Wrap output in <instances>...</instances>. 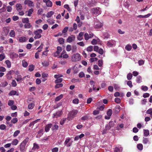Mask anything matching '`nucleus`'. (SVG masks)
I'll list each match as a JSON object with an SVG mask.
<instances>
[{"label": "nucleus", "mask_w": 152, "mask_h": 152, "mask_svg": "<svg viewBox=\"0 0 152 152\" xmlns=\"http://www.w3.org/2000/svg\"><path fill=\"white\" fill-rule=\"evenodd\" d=\"M29 139V138H26L20 144V149L22 152H24L26 151V145Z\"/></svg>", "instance_id": "nucleus-1"}, {"label": "nucleus", "mask_w": 152, "mask_h": 152, "mask_svg": "<svg viewBox=\"0 0 152 152\" xmlns=\"http://www.w3.org/2000/svg\"><path fill=\"white\" fill-rule=\"evenodd\" d=\"M42 32V30L41 29H37V30L34 31V33L35 35L34 37V38L35 39H39L41 38L42 35L41 34Z\"/></svg>", "instance_id": "nucleus-2"}, {"label": "nucleus", "mask_w": 152, "mask_h": 152, "mask_svg": "<svg viewBox=\"0 0 152 152\" xmlns=\"http://www.w3.org/2000/svg\"><path fill=\"white\" fill-rule=\"evenodd\" d=\"M81 59V56L78 53L73 55L71 57L72 61L74 62L79 61Z\"/></svg>", "instance_id": "nucleus-3"}, {"label": "nucleus", "mask_w": 152, "mask_h": 152, "mask_svg": "<svg viewBox=\"0 0 152 152\" xmlns=\"http://www.w3.org/2000/svg\"><path fill=\"white\" fill-rule=\"evenodd\" d=\"M91 11L93 14L99 15L101 13V10L100 8H94L91 9Z\"/></svg>", "instance_id": "nucleus-4"}, {"label": "nucleus", "mask_w": 152, "mask_h": 152, "mask_svg": "<svg viewBox=\"0 0 152 152\" xmlns=\"http://www.w3.org/2000/svg\"><path fill=\"white\" fill-rule=\"evenodd\" d=\"M70 140V138L68 137L66 138L64 143V145L67 147H69L70 146L73 142V141H71V142H69Z\"/></svg>", "instance_id": "nucleus-5"}, {"label": "nucleus", "mask_w": 152, "mask_h": 152, "mask_svg": "<svg viewBox=\"0 0 152 152\" xmlns=\"http://www.w3.org/2000/svg\"><path fill=\"white\" fill-rule=\"evenodd\" d=\"M62 111H58L56 113H54L53 115V118H57L60 116L62 114Z\"/></svg>", "instance_id": "nucleus-6"}, {"label": "nucleus", "mask_w": 152, "mask_h": 152, "mask_svg": "<svg viewBox=\"0 0 152 152\" xmlns=\"http://www.w3.org/2000/svg\"><path fill=\"white\" fill-rule=\"evenodd\" d=\"M115 41L111 40L107 42V45L109 47H113L115 46Z\"/></svg>", "instance_id": "nucleus-7"}, {"label": "nucleus", "mask_w": 152, "mask_h": 152, "mask_svg": "<svg viewBox=\"0 0 152 152\" xmlns=\"http://www.w3.org/2000/svg\"><path fill=\"white\" fill-rule=\"evenodd\" d=\"M75 37L73 35H71L70 36H69L67 39V42H68L70 43L72 41L75 40Z\"/></svg>", "instance_id": "nucleus-8"}, {"label": "nucleus", "mask_w": 152, "mask_h": 152, "mask_svg": "<svg viewBox=\"0 0 152 152\" xmlns=\"http://www.w3.org/2000/svg\"><path fill=\"white\" fill-rule=\"evenodd\" d=\"M24 3L25 4H28L29 7H33L34 6L33 2L30 0H26L24 1Z\"/></svg>", "instance_id": "nucleus-9"}, {"label": "nucleus", "mask_w": 152, "mask_h": 152, "mask_svg": "<svg viewBox=\"0 0 152 152\" xmlns=\"http://www.w3.org/2000/svg\"><path fill=\"white\" fill-rule=\"evenodd\" d=\"M102 26L103 24L99 22H96L94 23V27L95 28H100Z\"/></svg>", "instance_id": "nucleus-10"}, {"label": "nucleus", "mask_w": 152, "mask_h": 152, "mask_svg": "<svg viewBox=\"0 0 152 152\" xmlns=\"http://www.w3.org/2000/svg\"><path fill=\"white\" fill-rule=\"evenodd\" d=\"M52 126V124H49L46 125L45 127V131L46 132H48L49 131L50 128Z\"/></svg>", "instance_id": "nucleus-11"}, {"label": "nucleus", "mask_w": 152, "mask_h": 152, "mask_svg": "<svg viewBox=\"0 0 152 152\" xmlns=\"http://www.w3.org/2000/svg\"><path fill=\"white\" fill-rule=\"evenodd\" d=\"M77 113V110H74L72 111L70 113V115L71 117L73 118L74 117L75 115H76Z\"/></svg>", "instance_id": "nucleus-12"}, {"label": "nucleus", "mask_w": 152, "mask_h": 152, "mask_svg": "<svg viewBox=\"0 0 152 152\" xmlns=\"http://www.w3.org/2000/svg\"><path fill=\"white\" fill-rule=\"evenodd\" d=\"M122 147H116L114 149V152H122Z\"/></svg>", "instance_id": "nucleus-13"}, {"label": "nucleus", "mask_w": 152, "mask_h": 152, "mask_svg": "<svg viewBox=\"0 0 152 152\" xmlns=\"http://www.w3.org/2000/svg\"><path fill=\"white\" fill-rule=\"evenodd\" d=\"M10 96L16 95L18 96L19 95V93L15 90H12L10 91Z\"/></svg>", "instance_id": "nucleus-14"}, {"label": "nucleus", "mask_w": 152, "mask_h": 152, "mask_svg": "<svg viewBox=\"0 0 152 152\" xmlns=\"http://www.w3.org/2000/svg\"><path fill=\"white\" fill-rule=\"evenodd\" d=\"M84 33L83 32H81L79 34L78 36L77 37V39L79 40H81L83 39V35Z\"/></svg>", "instance_id": "nucleus-15"}, {"label": "nucleus", "mask_w": 152, "mask_h": 152, "mask_svg": "<svg viewBox=\"0 0 152 152\" xmlns=\"http://www.w3.org/2000/svg\"><path fill=\"white\" fill-rule=\"evenodd\" d=\"M151 15V14L150 13H148L147 15H139L137 16V18H147L148 17H149L150 15Z\"/></svg>", "instance_id": "nucleus-16"}, {"label": "nucleus", "mask_w": 152, "mask_h": 152, "mask_svg": "<svg viewBox=\"0 0 152 152\" xmlns=\"http://www.w3.org/2000/svg\"><path fill=\"white\" fill-rule=\"evenodd\" d=\"M16 7L18 11L21 10L22 9V6L20 4H17L16 5Z\"/></svg>", "instance_id": "nucleus-17"}, {"label": "nucleus", "mask_w": 152, "mask_h": 152, "mask_svg": "<svg viewBox=\"0 0 152 152\" xmlns=\"http://www.w3.org/2000/svg\"><path fill=\"white\" fill-rule=\"evenodd\" d=\"M27 40V39L26 37H20L19 40V41L20 42H26Z\"/></svg>", "instance_id": "nucleus-18"}, {"label": "nucleus", "mask_w": 152, "mask_h": 152, "mask_svg": "<svg viewBox=\"0 0 152 152\" xmlns=\"http://www.w3.org/2000/svg\"><path fill=\"white\" fill-rule=\"evenodd\" d=\"M18 56V55L17 54L14 53H10V58H17Z\"/></svg>", "instance_id": "nucleus-19"}, {"label": "nucleus", "mask_w": 152, "mask_h": 152, "mask_svg": "<svg viewBox=\"0 0 152 152\" xmlns=\"http://www.w3.org/2000/svg\"><path fill=\"white\" fill-rule=\"evenodd\" d=\"M18 140L17 139H14L11 142V144L12 145H16L18 143Z\"/></svg>", "instance_id": "nucleus-20"}, {"label": "nucleus", "mask_w": 152, "mask_h": 152, "mask_svg": "<svg viewBox=\"0 0 152 152\" xmlns=\"http://www.w3.org/2000/svg\"><path fill=\"white\" fill-rule=\"evenodd\" d=\"M39 148V146L36 143H34L33 147L32 148V150L38 149Z\"/></svg>", "instance_id": "nucleus-21"}, {"label": "nucleus", "mask_w": 152, "mask_h": 152, "mask_svg": "<svg viewBox=\"0 0 152 152\" xmlns=\"http://www.w3.org/2000/svg\"><path fill=\"white\" fill-rule=\"evenodd\" d=\"M146 113L150 115V117L152 118V108H150L147 110Z\"/></svg>", "instance_id": "nucleus-22"}, {"label": "nucleus", "mask_w": 152, "mask_h": 152, "mask_svg": "<svg viewBox=\"0 0 152 152\" xmlns=\"http://www.w3.org/2000/svg\"><path fill=\"white\" fill-rule=\"evenodd\" d=\"M121 107L119 105H116L115 109V111L116 113H118L120 110Z\"/></svg>", "instance_id": "nucleus-23"}, {"label": "nucleus", "mask_w": 152, "mask_h": 152, "mask_svg": "<svg viewBox=\"0 0 152 152\" xmlns=\"http://www.w3.org/2000/svg\"><path fill=\"white\" fill-rule=\"evenodd\" d=\"M54 13V12L52 11L49 12H48L47 14L46 17L47 18H50L51 17Z\"/></svg>", "instance_id": "nucleus-24"}, {"label": "nucleus", "mask_w": 152, "mask_h": 152, "mask_svg": "<svg viewBox=\"0 0 152 152\" xmlns=\"http://www.w3.org/2000/svg\"><path fill=\"white\" fill-rule=\"evenodd\" d=\"M29 21V19L28 18H23L22 19V22L23 23H28Z\"/></svg>", "instance_id": "nucleus-25"}, {"label": "nucleus", "mask_w": 152, "mask_h": 152, "mask_svg": "<svg viewBox=\"0 0 152 152\" xmlns=\"http://www.w3.org/2000/svg\"><path fill=\"white\" fill-rule=\"evenodd\" d=\"M142 142L144 144H147L149 142V140L148 138L143 137Z\"/></svg>", "instance_id": "nucleus-26"}, {"label": "nucleus", "mask_w": 152, "mask_h": 152, "mask_svg": "<svg viewBox=\"0 0 152 152\" xmlns=\"http://www.w3.org/2000/svg\"><path fill=\"white\" fill-rule=\"evenodd\" d=\"M63 80V79L62 78H57L56 79L55 81V83H60L62 82Z\"/></svg>", "instance_id": "nucleus-27"}, {"label": "nucleus", "mask_w": 152, "mask_h": 152, "mask_svg": "<svg viewBox=\"0 0 152 152\" xmlns=\"http://www.w3.org/2000/svg\"><path fill=\"white\" fill-rule=\"evenodd\" d=\"M57 84L55 86V88H58L62 87L63 86L62 83H56Z\"/></svg>", "instance_id": "nucleus-28"}, {"label": "nucleus", "mask_w": 152, "mask_h": 152, "mask_svg": "<svg viewBox=\"0 0 152 152\" xmlns=\"http://www.w3.org/2000/svg\"><path fill=\"white\" fill-rule=\"evenodd\" d=\"M31 25L29 22L28 23H26L24 25V28H31Z\"/></svg>", "instance_id": "nucleus-29"}, {"label": "nucleus", "mask_w": 152, "mask_h": 152, "mask_svg": "<svg viewBox=\"0 0 152 152\" xmlns=\"http://www.w3.org/2000/svg\"><path fill=\"white\" fill-rule=\"evenodd\" d=\"M137 147L138 149L140 151H141L143 149V145L142 144L140 143L138 144Z\"/></svg>", "instance_id": "nucleus-30"}, {"label": "nucleus", "mask_w": 152, "mask_h": 152, "mask_svg": "<svg viewBox=\"0 0 152 152\" xmlns=\"http://www.w3.org/2000/svg\"><path fill=\"white\" fill-rule=\"evenodd\" d=\"M63 97L62 94H61L60 95L57 96L55 99V101L56 102H57L59 101L60 99H61Z\"/></svg>", "instance_id": "nucleus-31"}, {"label": "nucleus", "mask_w": 152, "mask_h": 152, "mask_svg": "<svg viewBox=\"0 0 152 152\" xmlns=\"http://www.w3.org/2000/svg\"><path fill=\"white\" fill-rule=\"evenodd\" d=\"M28 67V70L30 72L33 71L34 69V66L32 64L30 65Z\"/></svg>", "instance_id": "nucleus-32"}, {"label": "nucleus", "mask_w": 152, "mask_h": 152, "mask_svg": "<svg viewBox=\"0 0 152 152\" xmlns=\"http://www.w3.org/2000/svg\"><path fill=\"white\" fill-rule=\"evenodd\" d=\"M18 121V118H17L15 117L11 120V123L15 124Z\"/></svg>", "instance_id": "nucleus-33"}, {"label": "nucleus", "mask_w": 152, "mask_h": 152, "mask_svg": "<svg viewBox=\"0 0 152 152\" xmlns=\"http://www.w3.org/2000/svg\"><path fill=\"white\" fill-rule=\"evenodd\" d=\"M42 65L44 66H48L49 65V63L47 61H44L42 63Z\"/></svg>", "instance_id": "nucleus-34"}, {"label": "nucleus", "mask_w": 152, "mask_h": 152, "mask_svg": "<svg viewBox=\"0 0 152 152\" xmlns=\"http://www.w3.org/2000/svg\"><path fill=\"white\" fill-rule=\"evenodd\" d=\"M22 66L24 67H26L28 65L27 63L24 60L22 61Z\"/></svg>", "instance_id": "nucleus-35"}, {"label": "nucleus", "mask_w": 152, "mask_h": 152, "mask_svg": "<svg viewBox=\"0 0 152 152\" xmlns=\"http://www.w3.org/2000/svg\"><path fill=\"white\" fill-rule=\"evenodd\" d=\"M144 135L145 136L147 137L149 134V131L148 129H144Z\"/></svg>", "instance_id": "nucleus-36"}, {"label": "nucleus", "mask_w": 152, "mask_h": 152, "mask_svg": "<svg viewBox=\"0 0 152 152\" xmlns=\"http://www.w3.org/2000/svg\"><path fill=\"white\" fill-rule=\"evenodd\" d=\"M46 4L47 6L48 7H51L52 6V2L50 0L47 2Z\"/></svg>", "instance_id": "nucleus-37"}, {"label": "nucleus", "mask_w": 152, "mask_h": 152, "mask_svg": "<svg viewBox=\"0 0 152 152\" xmlns=\"http://www.w3.org/2000/svg\"><path fill=\"white\" fill-rule=\"evenodd\" d=\"M34 103H31L28 105V108L29 109H32L34 108Z\"/></svg>", "instance_id": "nucleus-38"}, {"label": "nucleus", "mask_w": 152, "mask_h": 152, "mask_svg": "<svg viewBox=\"0 0 152 152\" xmlns=\"http://www.w3.org/2000/svg\"><path fill=\"white\" fill-rule=\"evenodd\" d=\"M64 39L63 38H60L58 39V42L60 44H63L64 43Z\"/></svg>", "instance_id": "nucleus-39"}, {"label": "nucleus", "mask_w": 152, "mask_h": 152, "mask_svg": "<svg viewBox=\"0 0 152 152\" xmlns=\"http://www.w3.org/2000/svg\"><path fill=\"white\" fill-rule=\"evenodd\" d=\"M142 77L140 76H138L136 80V82L138 83H140L141 82Z\"/></svg>", "instance_id": "nucleus-40"}, {"label": "nucleus", "mask_w": 152, "mask_h": 152, "mask_svg": "<svg viewBox=\"0 0 152 152\" xmlns=\"http://www.w3.org/2000/svg\"><path fill=\"white\" fill-rule=\"evenodd\" d=\"M34 11V10L32 8L29 9L28 11V15L30 16Z\"/></svg>", "instance_id": "nucleus-41"}, {"label": "nucleus", "mask_w": 152, "mask_h": 152, "mask_svg": "<svg viewBox=\"0 0 152 152\" xmlns=\"http://www.w3.org/2000/svg\"><path fill=\"white\" fill-rule=\"evenodd\" d=\"M125 48L128 51H130L131 50L132 47L130 45H128L125 47Z\"/></svg>", "instance_id": "nucleus-42"}, {"label": "nucleus", "mask_w": 152, "mask_h": 152, "mask_svg": "<svg viewBox=\"0 0 152 152\" xmlns=\"http://www.w3.org/2000/svg\"><path fill=\"white\" fill-rule=\"evenodd\" d=\"M15 79L18 82H19V83L21 82L22 80V78L21 76H18L17 77L15 78Z\"/></svg>", "instance_id": "nucleus-43"}, {"label": "nucleus", "mask_w": 152, "mask_h": 152, "mask_svg": "<svg viewBox=\"0 0 152 152\" xmlns=\"http://www.w3.org/2000/svg\"><path fill=\"white\" fill-rule=\"evenodd\" d=\"M15 36V33L13 30H11L10 31V37H14Z\"/></svg>", "instance_id": "nucleus-44"}, {"label": "nucleus", "mask_w": 152, "mask_h": 152, "mask_svg": "<svg viewBox=\"0 0 152 152\" xmlns=\"http://www.w3.org/2000/svg\"><path fill=\"white\" fill-rule=\"evenodd\" d=\"M58 125L55 124L52 128V130L53 131L54 130H57L58 129Z\"/></svg>", "instance_id": "nucleus-45"}, {"label": "nucleus", "mask_w": 152, "mask_h": 152, "mask_svg": "<svg viewBox=\"0 0 152 152\" xmlns=\"http://www.w3.org/2000/svg\"><path fill=\"white\" fill-rule=\"evenodd\" d=\"M12 86L13 87H16L17 86V83L15 80H12V82L11 83Z\"/></svg>", "instance_id": "nucleus-46"}, {"label": "nucleus", "mask_w": 152, "mask_h": 152, "mask_svg": "<svg viewBox=\"0 0 152 152\" xmlns=\"http://www.w3.org/2000/svg\"><path fill=\"white\" fill-rule=\"evenodd\" d=\"M84 37L85 39L86 40H88L89 38H90L89 35L87 33H86L85 34Z\"/></svg>", "instance_id": "nucleus-47"}, {"label": "nucleus", "mask_w": 152, "mask_h": 152, "mask_svg": "<svg viewBox=\"0 0 152 152\" xmlns=\"http://www.w3.org/2000/svg\"><path fill=\"white\" fill-rule=\"evenodd\" d=\"M93 50V47L92 46H90L87 48V50L88 52H91Z\"/></svg>", "instance_id": "nucleus-48"}, {"label": "nucleus", "mask_w": 152, "mask_h": 152, "mask_svg": "<svg viewBox=\"0 0 152 152\" xmlns=\"http://www.w3.org/2000/svg\"><path fill=\"white\" fill-rule=\"evenodd\" d=\"M4 31L5 32V34L6 35L8 34L9 30V28L8 27H5L3 28Z\"/></svg>", "instance_id": "nucleus-49"}, {"label": "nucleus", "mask_w": 152, "mask_h": 152, "mask_svg": "<svg viewBox=\"0 0 152 152\" xmlns=\"http://www.w3.org/2000/svg\"><path fill=\"white\" fill-rule=\"evenodd\" d=\"M8 84L7 81H4L1 83V86L3 87H5L8 85Z\"/></svg>", "instance_id": "nucleus-50"}, {"label": "nucleus", "mask_w": 152, "mask_h": 152, "mask_svg": "<svg viewBox=\"0 0 152 152\" xmlns=\"http://www.w3.org/2000/svg\"><path fill=\"white\" fill-rule=\"evenodd\" d=\"M132 77V74L131 73H129L127 75V78L128 80L131 79Z\"/></svg>", "instance_id": "nucleus-51"}, {"label": "nucleus", "mask_w": 152, "mask_h": 152, "mask_svg": "<svg viewBox=\"0 0 152 152\" xmlns=\"http://www.w3.org/2000/svg\"><path fill=\"white\" fill-rule=\"evenodd\" d=\"M57 50L56 52L58 54H59L62 50V48L60 46H58L57 47Z\"/></svg>", "instance_id": "nucleus-52"}, {"label": "nucleus", "mask_w": 152, "mask_h": 152, "mask_svg": "<svg viewBox=\"0 0 152 152\" xmlns=\"http://www.w3.org/2000/svg\"><path fill=\"white\" fill-rule=\"evenodd\" d=\"M72 49L71 46L70 45H67L66 47V50L67 51H70Z\"/></svg>", "instance_id": "nucleus-53"}, {"label": "nucleus", "mask_w": 152, "mask_h": 152, "mask_svg": "<svg viewBox=\"0 0 152 152\" xmlns=\"http://www.w3.org/2000/svg\"><path fill=\"white\" fill-rule=\"evenodd\" d=\"M5 58V56L4 53L0 54V61H2Z\"/></svg>", "instance_id": "nucleus-54"}, {"label": "nucleus", "mask_w": 152, "mask_h": 152, "mask_svg": "<svg viewBox=\"0 0 152 152\" xmlns=\"http://www.w3.org/2000/svg\"><path fill=\"white\" fill-rule=\"evenodd\" d=\"M20 133V131L19 130H17L15 131L13 134V136L14 137H16Z\"/></svg>", "instance_id": "nucleus-55"}, {"label": "nucleus", "mask_w": 152, "mask_h": 152, "mask_svg": "<svg viewBox=\"0 0 152 152\" xmlns=\"http://www.w3.org/2000/svg\"><path fill=\"white\" fill-rule=\"evenodd\" d=\"M107 114L108 116H111L112 114V110L111 109H109L107 112Z\"/></svg>", "instance_id": "nucleus-56"}, {"label": "nucleus", "mask_w": 152, "mask_h": 152, "mask_svg": "<svg viewBox=\"0 0 152 152\" xmlns=\"http://www.w3.org/2000/svg\"><path fill=\"white\" fill-rule=\"evenodd\" d=\"M103 60H99L98 61V65L99 66L101 67L103 65Z\"/></svg>", "instance_id": "nucleus-57"}, {"label": "nucleus", "mask_w": 152, "mask_h": 152, "mask_svg": "<svg viewBox=\"0 0 152 152\" xmlns=\"http://www.w3.org/2000/svg\"><path fill=\"white\" fill-rule=\"evenodd\" d=\"M68 29V27H65L63 30L62 31V33L64 34L66 33L67 32Z\"/></svg>", "instance_id": "nucleus-58"}, {"label": "nucleus", "mask_w": 152, "mask_h": 152, "mask_svg": "<svg viewBox=\"0 0 152 152\" xmlns=\"http://www.w3.org/2000/svg\"><path fill=\"white\" fill-rule=\"evenodd\" d=\"M127 85L130 87L132 88V82L131 81H127Z\"/></svg>", "instance_id": "nucleus-59"}, {"label": "nucleus", "mask_w": 152, "mask_h": 152, "mask_svg": "<svg viewBox=\"0 0 152 152\" xmlns=\"http://www.w3.org/2000/svg\"><path fill=\"white\" fill-rule=\"evenodd\" d=\"M85 76V74L83 72H81L79 74V77L82 78Z\"/></svg>", "instance_id": "nucleus-60"}, {"label": "nucleus", "mask_w": 152, "mask_h": 152, "mask_svg": "<svg viewBox=\"0 0 152 152\" xmlns=\"http://www.w3.org/2000/svg\"><path fill=\"white\" fill-rule=\"evenodd\" d=\"M141 88L142 90L145 91H146L148 89V87L146 86H142Z\"/></svg>", "instance_id": "nucleus-61"}, {"label": "nucleus", "mask_w": 152, "mask_h": 152, "mask_svg": "<svg viewBox=\"0 0 152 152\" xmlns=\"http://www.w3.org/2000/svg\"><path fill=\"white\" fill-rule=\"evenodd\" d=\"M115 102L118 104H119L121 102V99L119 98H115Z\"/></svg>", "instance_id": "nucleus-62"}, {"label": "nucleus", "mask_w": 152, "mask_h": 152, "mask_svg": "<svg viewBox=\"0 0 152 152\" xmlns=\"http://www.w3.org/2000/svg\"><path fill=\"white\" fill-rule=\"evenodd\" d=\"M101 55H102L104 53L103 50L102 48H100L97 52Z\"/></svg>", "instance_id": "nucleus-63"}, {"label": "nucleus", "mask_w": 152, "mask_h": 152, "mask_svg": "<svg viewBox=\"0 0 152 152\" xmlns=\"http://www.w3.org/2000/svg\"><path fill=\"white\" fill-rule=\"evenodd\" d=\"M58 148H54L52 149V152H58Z\"/></svg>", "instance_id": "nucleus-64"}]
</instances>
